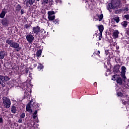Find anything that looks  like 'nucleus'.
I'll use <instances>...</instances> for the list:
<instances>
[{
    "mask_svg": "<svg viewBox=\"0 0 129 129\" xmlns=\"http://www.w3.org/2000/svg\"><path fill=\"white\" fill-rule=\"evenodd\" d=\"M120 0H112L111 3H109L107 6V9L110 12L111 10H115L117 8H120Z\"/></svg>",
    "mask_w": 129,
    "mask_h": 129,
    "instance_id": "1",
    "label": "nucleus"
},
{
    "mask_svg": "<svg viewBox=\"0 0 129 129\" xmlns=\"http://www.w3.org/2000/svg\"><path fill=\"white\" fill-rule=\"evenodd\" d=\"M6 43L10 45L11 48L15 49L17 52H19L20 50H22V47L20 46V44L16 41H14V40H11V38L7 39Z\"/></svg>",
    "mask_w": 129,
    "mask_h": 129,
    "instance_id": "2",
    "label": "nucleus"
},
{
    "mask_svg": "<svg viewBox=\"0 0 129 129\" xmlns=\"http://www.w3.org/2000/svg\"><path fill=\"white\" fill-rule=\"evenodd\" d=\"M3 100V104L5 107V108H9L11 107V104L12 103L11 102V100L8 97H4L2 98Z\"/></svg>",
    "mask_w": 129,
    "mask_h": 129,
    "instance_id": "3",
    "label": "nucleus"
},
{
    "mask_svg": "<svg viewBox=\"0 0 129 129\" xmlns=\"http://www.w3.org/2000/svg\"><path fill=\"white\" fill-rule=\"evenodd\" d=\"M121 77L122 78H123L122 79L119 77L116 78V81L117 83H118V84H119V85H121L122 84V81H123V82H125V81H126V77H125V75H122Z\"/></svg>",
    "mask_w": 129,
    "mask_h": 129,
    "instance_id": "4",
    "label": "nucleus"
},
{
    "mask_svg": "<svg viewBox=\"0 0 129 129\" xmlns=\"http://www.w3.org/2000/svg\"><path fill=\"white\" fill-rule=\"evenodd\" d=\"M41 32V27L39 26H36L32 28V34H35V35H39Z\"/></svg>",
    "mask_w": 129,
    "mask_h": 129,
    "instance_id": "5",
    "label": "nucleus"
},
{
    "mask_svg": "<svg viewBox=\"0 0 129 129\" xmlns=\"http://www.w3.org/2000/svg\"><path fill=\"white\" fill-rule=\"evenodd\" d=\"M26 39L28 43H33V41L35 40V37L32 34H28L26 37Z\"/></svg>",
    "mask_w": 129,
    "mask_h": 129,
    "instance_id": "6",
    "label": "nucleus"
},
{
    "mask_svg": "<svg viewBox=\"0 0 129 129\" xmlns=\"http://www.w3.org/2000/svg\"><path fill=\"white\" fill-rule=\"evenodd\" d=\"M35 0H25L24 2L25 5H26V7H31V6H33V4H35Z\"/></svg>",
    "mask_w": 129,
    "mask_h": 129,
    "instance_id": "7",
    "label": "nucleus"
},
{
    "mask_svg": "<svg viewBox=\"0 0 129 129\" xmlns=\"http://www.w3.org/2000/svg\"><path fill=\"white\" fill-rule=\"evenodd\" d=\"M2 23L4 27H8L9 26V20L7 18L3 19Z\"/></svg>",
    "mask_w": 129,
    "mask_h": 129,
    "instance_id": "8",
    "label": "nucleus"
},
{
    "mask_svg": "<svg viewBox=\"0 0 129 129\" xmlns=\"http://www.w3.org/2000/svg\"><path fill=\"white\" fill-rule=\"evenodd\" d=\"M6 55H7V53L6 51L1 50L0 51V60H3L4 58L6 56Z\"/></svg>",
    "mask_w": 129,
    "mask_h": 129,
    "instance_id": "9",
    "label": "nucleus"
},
{
    "mask_svg": "<svg viewBox=\"0 0 129 129\" xmlns=\"http://www.w3.org/2000/svg\"><path fill=\"white\" fill-rule=\"evenodd\" d=\"M7 13H8V12L6 11V9H3L0 14V18L1 19H4L6 16V14H7Z\"/></svg>",
    "mask_w": 129,
    "mask_h": 129,
    "instance_id": "10",
    "label": "nucleus"
},
{
    "mask_svg": "<svg viewBox=\"0 0 129 129\" xmlns=\"http://www.w3.org/2000/svg\"><path fill=\"white\" fill-rule=\"evenodd\" d=\"M99 31L100 32V36H102V32H103L104 28L103 25H100L98 27Z\"/></svg>",
    "mask_w": 129,
    "mask_h": 129,
    "instance_id": "11",
    "label": "nucleus"
},
{
    "mask_svg": "<svg viewBox=\"0 0 129 129\" xmlns=\"http://www.w3.org/2000/svg\"><path fill=\"white\" fill-rule=\"evenodd\" d=\"M4 79H3V75H0V85H2V87H5L6 86L5 84H4Z\"/></svg>",
    "mask_w": 129,
    "mask_h": 129,
    "instance_id": "12",
    "label": "nucleus"
},
{
    "mask_svg": "<svg viewBox=\"0 0 129 129\" xmlns=\"http://www.w3.org/2000/svg\"><path fill=\"white\" fill-rule=\"evenodd\" d=\"M119 34V32H118V30H115L113 33V36L114 39H116V38L118 37V34Z\"/></svg>",
    "mask_w": 129,
    "mask_h": 129,
    "instance_id": "13",
    "label": "nucleus"
},
{
    "mask_svg": "<svg viewBox=\"0 0 129 129\" xmlns=\"http://www.w3.org/2000/svg\"><path fill=\"white\" fill-rule=\"evenodd\" d=\"M2 78L3 79L4 84L6 83V81H9L10 79V78L7 76H2Z\"/></svg>",
    "mask_w": 129,
    "mask_h": 129,
    "instance_id": "14",
    "label": "nucleus"
},
{
    "mask_svg": "<svg viewBox=\"0 0 129 129\" xmlns=\"http://www.w3.org/2000/svg\"><path fill=\"white\" fill-rule=\"evenodd\" d=\"M26 110L27 111H30L31 110V102H29L26 106Z\"/></svg>",
    "mask_w": 129,
    "mask_h": 129,
    "instance_id": "15",
    "label": "nucleus"
},
{
    "mask_svg": "<svg viewBox=\"0 0 129 129\" xmlns=\"http://www.w3.org/2000/svg\"><path fill=\"white\" fill-rule=\"evenodd\" d=\"M11 112L12 113H16V112H17V108L15 106H13L11 107Z\"/></svg>",
    "mask_w": 129,
    "mask_h": 129,
    "instance_id": "16",
    "label": "nucleus"
},
{
    "mask_svg": "<svg viewBox=\"0 0 129 129\" xmlns=\"http://www.w3.org/2000/svg\"><path fill=\"white\" fill-rule=\"evenodd\" d=\"M96 17H98L99 19L97 20H98L99 21H102V19H103V14H101L100 15L97 14Z\"/></svg>",
    "mask_w": 129,
    "mask_h": 129,
    "instance_id": "17",
    "label": "nucleus"
},
{
    "mask_svg": "<svg viewBox=\"0 0 129 129\" xmlns=\"http://www.w3.org/2000/svg\"><path fill=\"white\" fill-rule=\"evenodd\" d=\"M121 25L124 28H126V26H127V21H124L123 22L121 23Z\"/></svg>",
    "mask_w": 129,
    "mask_h": 129,
    "instance_id": "18",
    "label": "nucleus"
},
{
    "mask_svg": "<svg viewBox=\"0 0 129 129\" xmlns=\"http://www.w3.org/2000/svg\"><path fill=\"white\" fill-rule=\"evenodd\" d=\"M55 15L48 16V19L49 21H53V20H55Z\"/></svg>",
    "mask_w": 129,
    "mask_h": 129,
    "instance_id": "19",
    "label": "nucleus"
},
{
    "mask_svg": "<svg viewBox=\"0 0 129 129\" xmlns=\"http://www.w3.org/2000/svg\"><path fill=\"white\" fill-rule=\"evenodd\" d=\"M42 55V50L39 49L36 52V56L37 57H40Z\"/></svg>",
    "mask_w": 129,
    "mask_h": 129,
    "instance_id": "20",
    "label": "nucleus"
},
{
    "mask_svg": "<svg viewBox=\"0 0 129 129\" xmlns=\"http://www.w3.org/2000/svg\"><path fill=\"white\" fill-rule=\"evenodd\" d=\"M38 111L35 110L34 113L33 114V118L36 119V117L38 116Z\"/></svg>",
    "mask_w": 129,
    "mask_h": 129,
    "instance_id": "21",
    "label": "nucleus"
},
{
    "mask_svg": "<svg viewBox=\"0 0 129 129\" xmlns=\"http://www.w3.org/2000/svg\"><path fill=\"white\" fill-rule=\"evenodd\" d=\"M33 105L35 108H39V107L40 106V104L37 103L36 102H34Z\"/></svg>",
    "mask_w": 129,
    "mask_h": 129,
    "instance_id": "22",
    "label": "nucleus"
},
{
    "mask_svg": "<svg viewBox=\"0 0 129 129\" xmlns=\"http://www.w3.org/2000/svg\"><path fill=\"white\" fill-rule=\"evenodd\" d=\"M55 12L54 11H48L47 12L48 16H53V15H55Z\"/></svg>",
    "mask_w": 129,
    "mask_h": 129,
    "instance_id": "23",
    "label": "nucleus"
},
{
    "mask_svg": "<svg viewBox=\"0 0 129 129\" xmlns=\"http://www.w3.org/2000/svg\"><path fill=\"white\" fill-rule=\"evenodd\" d=\"M31 93V91H29V90H26L25 92V97H28V95Z\"/></svg>",
    "mask_w": 129,
    "mask_h": 129,
    "instance_id": "24",
    "label": "nucleus"
},
{
    "mask_svg": "<svg viewBox=\"0 0 129 129\" xmlns=\"http://www.w3.org/2000/svg\"><path fill=\"white\" fill-rule=\"evenodd\" d=\"M22 9V6L20 5H18L16 7V10L18 11V12H20L21 11V9Z\"/></svg>",
    "mask_w": 129,
    "mask_h": 129,
    "instance_id": "25",
    "label": "nucleus"
},
{
    "mask_svg": "<svg viewBox=\"0 0 129 129\" xmlns=\"http://www.w3.org/2000/svg\"><path fill=\"white\" fill-rule=\"evenodd\" d=\"M38 69L40 71V70H42L43 69V65L41 63H39V65L38 66Z\"/></svg>",
    "mask_w": 129,
    "mask_h": 129,
    "instance_id": "26",
    "label": "nucleus"
},
{
    "mask_svg": "<svg viewBox=\"0 0 129 129\" xmlns=\"http://www.w3.org/2000/svg\"><path fill=\"white\" fill-rule=\"evenodd\" d=\"M123 11L124 12V13H127V12H128V8H127V7H125L123 9Z\"/></svg>",
    "mask_w": 129,
    "mask_h": 129,
    "instance_id": "27",
    "label": "nucleus"
},
{
    "mask_svg": "<svg viewBox=\"0 0 129 129\" xmlns=\"http://www.w3.org/2000/svg\"><path fill=\"white\" fill-rule=\"evenodd\" d=\"M114 20L117 23H118L119 22V17H116L114 18Z\"/></svg>",
    "mask_w": 129,
    "mask_h": 129,
    "instance_id": "28",
    "label": "nucleus"
},
{
    "mask_svg": "<svg viewBox=\"0 0 129 129\" xmlns=\"http://www.w3.org/2000/svg\"><path fill=\"white\" fill-rule=\"evenodd\" d=\"M126 68H125V67L124 66H122L121 67V70H122V72L123 73H125V70H126Z\"/></svg>",
    "mask_w": 129,
    "mask_h": 129,
    "instance_id": "29",
    "label": "nucleus"
},
{
    "mask_svg": "<svg viewBox=\"0 0 129 129\" xmlns=\"http://www.w3.org/2000/svg\"><path fill=\"white\" fill-rule=\"evenodd\" d=\"M124 19H126V20L127 21H129V15L128 14L125 15L124 16Z\"/></svg>",
    "mask_w": 129,
    "mask_h": 129,
    "instance_id": "30",
    "label": "nucleus"
},
{
    "mask_svg": "<svg viewBox=\"0 0 129 129\" xmlns=\"http://www.w3.org/2000/svg\"><path fill=\"white\" fill-rule=\"evenodd\" d=\"M30 27H31V25H29V24H25L24 25V28L27 29V30H28V29H30Z\"/></svg>",
    "mask_w": 129,
    "mask_h": 129,
    "instance_id": "31",
    "label": "nucleus"
},
{
    "mask_svg": "<svg viewBox=\"0 0 129 129\" xmlns=\"http://www.w3.org/2000/svg\"><path fill=\"white\" fill-rule=\"evenodd\" d=\"M25 116H26V114L25 113H22L20 115V117L21 118H24Z\"/></svg>",
    "mask_w": 129,
    "mask_h": 129,
    "instance_id": "32",
    "label": "nucleus"
},
{
    "mask_svg": "<svg viewBox=\"0 0 129 129\" xmlns=\"http://www.w3.org/2000/svg\"><path fill=\"white\" fill-rule=\"evenodd\" d=\"M49 3V1L48 0H43L42 1V4H44V5H46V4H48Z\"/></svg>",
    "mask_w": 129,
    "mask_h": 129,
    "instance_id": "33",
    "label": "nucleus"
},
{
    "mask_svg": "<svg viewBox=\"0 0 129 129\" xmlns=\"http://www.w3.org/2000/svg\"><path fill=\"white\" fill-rule=\"evenodd\" d=\"M118 78V77H117V75H114L113 76V78H112V80H113L114 81H115V80L116 81V78Z\"/></svg>",
    "mask_w": 129,
    "mask_h": 129,
    "instance_id": "34",
    "label": "nucleus"
},
{
    "mask_svg": "<svg viewBox=\"0 0 129 129\" xmlns=\"http://www.w3.org/2000/svg\"><path fill=\"white\" fill-rule=\"evenodd\" d=\"M53 23L55 24L58 25L59 24V21H58V19L55 20L53 21Z\"/></svg>",
    "mask_w": 129,
    "mask_h": 129,
    "instance_id": "35",
    "label": "nucleus"
},
{
    "mask_svg": "<svg viewBox=\"0 0 129 129\" xmlns=\"http://www.w3.org/2000/svg\"><path fill=\"white\" fill-rule=\"evenodd\" d=\"M4 122V119H3V117H0V123H3Z\"/></svg>",
    "mask_w": 129,
    "mask_h": 129,
    "instance_id": "36",
    "label": "nucleus"
},
{
    "mask_svg": "<svg viewBox=\"0 0 129 129\" xmlns=\"http://www.w3.org/2000/svg\"><path fill=\"white\" fill-rule=\"evenodd\" d=\"M22 118H19V119L18 120V122L19 123H22Z\"/></svg>",
    "mask_w": 129,
    "mask_h": 129,
    "instance_id": "37",
    "label": "nucleus"
},
{
    "mask_svg": "<svg viewBox=\"0 0 129 129\" xmlns=\"http://www.w3.org/2000/svg\"><path fill=\"white\" fill-rule=\"evenodd\" d=\"M122 103H123V104H124V105H126V104L127 103V102L125 101H122Z\"/></svg>",
    "mask_w": 129,
    "mask_h": 129,
    "instance_id": "38",
    "label": "nucleus"
},
{
    "mask_svg": "<svg viewBox=\"0 0 129 129\" xmlns=\"http://www.w3.org/2000/svg\"><path fill=\"white\" fill-rule=\"evenodd\" d=\"M117 95H118V96H121V92H118L117 93Z\"/></svg>",
    "mask_w": 129,
    "mask_h": 129,
    "instance_id": "39",
    "label": "nucleus"
},
{
    "mask_svg": "<svg viewBox=\"0 0 129 129\" xmlns=\"http://www.w3.org/2000/svg\"><path fill=\"white\" fill-rule=\"evenodd\" d=\"M56 3L57 4H58V3H59L60 4H61L62 3V1H61V0H56Z\"/></svg>",
    "mask_w": 129,
    "mask_h": 129,
    "instance_id": "40",
    "label": "nucleus"
},
{
    "mask_svg": "<svg viewBox=\"0 0 129 129\" xmlns=\"http://www.w3.org/2000/svg\"><path fill=\"white\" fill-rule=\"evenodd\" d=\"M24 9H21V15H24Z\"/></svg>",
    "mask_w": 129,
    "mask_h": 129,
    "instance_id": "41",
    "label": "nucleus"
},
{
    "mask_svg": "<svg viewBox=\"0 0 129 129\" xmlns=\"http://www.w3.org/2000/svg\"><path fill=\"white\" fill-rule=\"evenodd\" d=\"M25 72L27 74H28V73H29V69H26L25 70Z\"/></svg>",
    "mask_w": 129,
    "mask_h": 129,
    "instance_id": "42",
    "label": "nucleus"
},
{
    "mask_svg": "<svg viewBox=\"0 0 129 129\" xmlns=\"http://www.w3.org/2000/svg\"><path fill=\"white\" fill-rule=\"evenodd\" d=\"M96 54L98 55V54H100V51L99 50H98L97 52L96 51Z\"/></svg>",
    "mask_w": 129,
    "mask_h": 129,
    "instance_id": "43",
    "label": "nucleus"
},
{
    "mask_svg": "<svg viewBox=\"0 0 129 129\" xmlns=\"http://www.w3.org/2000/svg\"><path fill=\"white\" fill-rule=\"evenodd\" d=\"M100 37H102V36H99V41H100V40H101V38H100Z\"/></svg>",
    "mask_w": 129,
    "mask_h": 129,
    "instance_id": "44",
    "label": "nucleus"
},
{
    "mask_svg": "<svg viewBox=\"0 0 129 129\" xmlns=\"http://www.w3.org/2000/svg\"><path fill=\"white\" fill-rule=\"evenodd\" d=\"M93 21H96V20H95V18L93 19Z\"/></svg>",
    "mask_w": 129,
    "mask_h": 129,
    "instance_id": "45",
    "label": "nucleus"
},
{
    "mask_svg": "<svg viewBox=\"0 0 129 129\" xmlns=\"http://www.w3.org/2000/svg\"><path fill=\"white\" fill-rule=\"evenodd\" d=\"M37 66V64H34V67H36Z\"/></svg>",
    "mask_w": 129,
    "mask_h": 129,
    "instance_id": "46",
    "label": "nucleus"
},
{
    "mask_svg": "<svg viewBox=\"0 0 129 129\" xmlns=\"http://www.w3.org/2000/svg\"><path fill=\"white\" fill-rule=\"evenodd\" d=\"M35 1V2H36V0H34ZM37 1V2H39L40 0H36Z\"/></svg>",
    "mask_w": 129,
    "mask_h": 129,
    "instance_id": "47",
    "label": "nucleus"
},
{
    "mask_svg": "<svg viewBox=\"0 0 129 129\" xmlns=\"http://www.w3.org/2000/svg\"><path fill=\"white\" fill-rule=\"evenodd\" d=\"M115 13H116V14H117V11H116V12H115Z\"/></svg>",
    "mask_w": 129,
    "mask_h": 129,
    "instance_id": "48",
    "label": "nucleus"
},
{
    "mask_svg": "<svg viewBox=\"0 0 129 129\" xmlns=\"http://www.w3.org/2000/svg\"><path fill=\"white\" fill-rule=\"evenodd\" d=\"M36 122H39V121H37Z\"/></svg>",
    "mask_w": 129,
    "mask_h": 129,
    "instance_id": "49",
    "label": "nucleus"
},
{
    "mask_svg": "<svg viewBox=\"0 0 129 129\" xmlns=\"http://www.w3.org/2000/svg\"><path fill=\"white\" fill-rule=\"evenodd\" d=\"M123 1H125V0H123Z\"/></svg>",
    "mask_w": 129,
    "mask_h": 129,
    "instance_id": "50",
    "label": "nucleus"
}]
</instances>
